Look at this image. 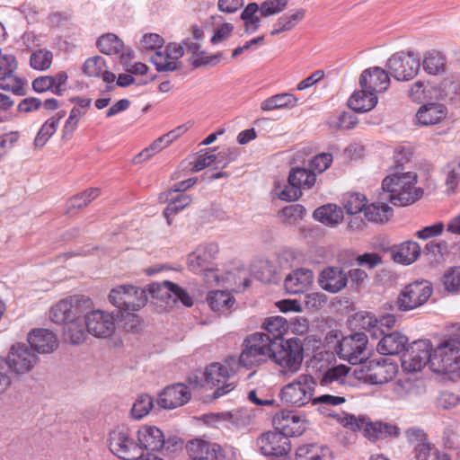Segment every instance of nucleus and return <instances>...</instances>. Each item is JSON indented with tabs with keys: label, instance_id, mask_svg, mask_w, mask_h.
Segmentation results:
<instances>
[{
	"label": "nucleus",
	"instance_id": "55",
	"mask_svg": "<svg viewBox=\"0 0 460 460\" xmlns=\"http://www.w3.org/2000/svg\"><path fill=\"white\" fill-rule=\"evenodd\" d=\"M57 119H49L40 128L38 134L34 138V146L36 148L43 147L49 139L57 131Z\"/></svg>",
	"mask_w": 460,
	"mask_h": 460
},
{
	"label": "nucleus",
	"instance_id": "53",
	"mask_svg": "<svg viewBox=\"0 0 460 460\" xmlns=\"http://www.w3.org/2000/svg\"><path fill=\"white\" fill-rule=\"evenodd\" d=\"M441 283L448 292L455 293L460 290V267H451L441 277Z\"/></svg>",
	"mask_w": 460,
	"mask_h": 460
},
{
	"label": "nucleus",
	"instance_id": "4",
	"mask_svg": "<svg viewBox=\"0 0 460 460\" xmlns=\"http://www.w3.org/2000/svg\"><path fill=\"white\" fill-rule=\"evenodd\" d=\"M303 358L302 341L297 338H290L275 348L271 360L279 366L281 375L289 377L300 370Z\"/></svg>",
	"mask_w": 460,
	"mask_h": 460
},
{
	"label": "nucleus",
	"instance_id": "46",
	"mask_svg": "<svg viewBox=\"0 0 460 460\" xmlns=\"http://www.w3.org/2000/svg\"><path fill=\"white\" fill-rule=\"evenodd\" d=\"M288 181L294 182L300 188L310 189L316 181V175L305 168H294L291 170Z\"/></svg>",
	"mask_w": 460,
	"mask_h": 460
},
{
	"label": "nucleus",
	"instance_id": "1",
	"mask_svg": "<svg viewBox=\"0 0 460 460\" xmlns=\"http://www.w3.org/2000/svg\"><path fill=\"white\" fill-rule=\"evenodd\" d=\"M416 183L415 172H395L383 180V195L394 206L411 205L420 199L423 193L420 188L415 186Z\"/></svg>",
	"mask_w": 460,
	"mask_h": 460
},
{
	"label": "nucleus",
	"instance_id": "8",
	"mask_svg": "<svg viewBox=\"0 0 460 460\" xmlns=\"http://www.w3.org/2000/svg\"><path fill=\"white\" fill-rule=\"evenodd\" d=\"M109 301L120 312H136L146 305V289L132 285H120L112 288Z\"/></svg>",
	"mask_w": 460,
	"mask_h": 460
},
{
	"label": "nucleus",
	"instance_id": "51",
	"mask_svg": "<svg viewBox=\"0 0 460 460\" xmlns=\"http://www.w3.org/2000/svg\"><path fill=\"white\" fill-rule=\"evenodd\" d=\"M260 10L256 3H250L241 13V18L245 24V31L247 32H254L260 26L261 20L256 15Z\"/></svg>",
	"mask_w": 460,
	"mask_h": 460
},
{
	"label": "nucleus",
	"instance_id": "48",
	"mask_svg": "<svg viewBox=\"0 0 460 460\" xmlns=\"http://www.w3.org/2000/svg\"><path fill=\"white\" fill-rule=\"evenodd\" d=\"M97 46L102 53L113 55L122 50L123 42L115 34L107 33L98 39Z\"/></svg>",
	"mask_w": 460,
	"mask_h": 460
},
{
	"label": "nucleus",
	"instance_id": "26",
	"mask_svg": "<svg viewBox=\"0 0 460 460\" xmlns=\"http://www.w3.org/2000/svg\"><path fill=\"white\" fill-rule=\"evenodd\" d=\"M137 435V441L140 447V455L143 450L158 451L164 445V435L163 431L155 426L141 427Z\"/></svg>",
	"mask_w": 460,
	"mask_h": 460
},
{
	"label": "nucleus",
	"instance_id": "7",
	"mask_svg": "<svg viewBox=\"0 0 460 460\" xmlns=\"http://www.w3.org/2000/svg\"><path fill=\"white\" fill-rule=\"evenodd\" d=\"M111 452L123 460H136L140 456V447L136 432L126 427H118L109 434Z\"/></svg>",
	"mask_w": 460,
	"mask_h": 460
},
{
	"label": "nucleus",
	"instance_id": "5",
	"mask_svg": "<svg viewBox=\"0 0 460 460\" xmlns=\"http://www.w3.org/2000/svg\"><path fill=\"white\" fill-rule=\"evenodd\" d=\"M238 363L235 357H228L223 362L212 363L206 367L204 376L207 384L213 386L223 384L215 390L213 394L215 398H219L234 390V382L225 383L236 373Z\"/></svg>",
	"mask_w": 460,
	"mask_h": 460
},
{
	"label": "nucleus",
	"instance_id": "52",
	"mask_svg": "<svg viewBox=\"0 0 460 460\" xmlns=\"http://www.w3.org/2000/svg\"><path fill=\"white\" fill-rule=\"evenodd\" d=\"M52 52L40 49L31 53L30 58V65L33 69L43 71L50 67L52 63Z\"/></svg>",
	"mask_w": 460,
	"mask_h": 460
},
{
	"label": "nucleus",
	"instance_id": "41",
	"mask_svg": "<svg viewBox=\"0 0 460 460\" xmlns=\"http://www.w3.org/2000/svg\"><path fill=\"white\" fill-rule=\"evenodd\" d=\"M305 11L299 9L292 14H284L274 23L273 29L270 32L271 36L289 31L298 24L305 17Z\"/></svg>",
	"mask_w": 460,
	"mask_h": 460
},
{
	"label": "nucleus",
	"instance_id": "19",
	"mask_svg": "<svg viewBox=\"0 0 460 460\" xmlns=\"http://www.w3.org/2000/svg\"><path fill=\"white\" fill-rule=\"evenodd\" d=\"M365 380L372 385H383L394 379L397 374V365L385 359H371L366 363Z\"/></svg>",
	"mask_w": 460,
	"mask_h": 460
},
{
	"label": "nucleus",
	"instance_id": "21",
	"mask_svg": "<svg viewBox=\"0 0 460 460\" xmlns=\"http://www.w3.org/2000/svg\"><path fill=\"white\" fill-rule=\"evenodd\" d=\"M389 84V75L379 66L364 70L359 78L360 88L365 89V91H371L376 94L385 92Z\"/></svg>",
	"mask_w": 460,
	"mask_h": 460
},
{
	"label": "nucleus",
	"instance_id": "35",
	"mask_svg": "<svg viewBox=\"0 0 460 460\" xmlns=\"http://www.w3.org/2000/svg\"><path fill=\"white\" fill-rule=\"evenodd\" d=\"M377 100L375 93L361 88L350 96L348 105L353 111L363 113L371 111L376 105Z\"/></svg>",
	"mask_w": 460,
	"mask_h": 460
},
{
	"label": "nucleus",
	"instance_id": "17",
	"mask_svg": "<svg viewBox=\"0 0 460 460\" xmlns=\"http://www.w3.org/2000/svg\"><path fill=\"white\" fill-rule=\"evenodd\" d=\"M256 445L261 453L267 456H283L291 449L289 438L277 429L261 434Z\"/></svg>",
	"mask_w": 460,
	"mask_h": 460
},
{
	"label": "nucleus",
	"instance_id": "40",
	"mask_svg": "<svg viewBox=\"0 0 460 460\" xmlns=\"http://www.w3.org/2000/svg\"><path fill=\"white\" fill-rule=\"evenodd\" d=\"M87 328L85 325V318H80L72 321L64 326V336L66 341L72 344H80L84 342L87 337Z\"/></svg>",
	"mask_w": 460,
	"mask_h": 460
},
{
	"label": "nucleus",
	"instance_id": "6",
	"mask_svg": "<svg viewBox=\"0 0 460 460\" xmlns=\"http://www.w3.org/2000/svg\"><path fill=\"white\" fill-rule=\"evenodd\" d=\"M316 382L308 374L299 375L292 382L282 387L279 393L283 403L296 407H302L313 402V395Z\"/></svg>",
	"mask_w": 460,
	"mask_h": 460
},
{
	"label": "nucleus",
	"instance_id": "43",
	"mask_svg": "<svg viewBox=\"0 0 460 460\" xmlns=\"http://www.w3.org/2000/svg\"><path fill=\"white\" fill-rule=\"evenodd\" d=\"M216 419L232 424L237 429H241L250 425L251 415L246 410H234L231 411H224L215 415Z\"/></svg>",
	"mask_w": 460,
	"mask_h": 460
},
{
	"label": "nucleus",
	"instance_id": "9",
	"mask_svg": "<svg viewBox=\"0 0 460 460\" xmlns=\"http://www.w3.org/2000/svg\"><path fill=\"white\" fill-rule=\"evenodd\" d=\"M432 292V285L427 280L410 283L400 292L396 302L397 307L402 312L418 308L429 300Z\"/></svg>",
	"mask_w": 460,
	"mask_h": 460
},
{
	"label": "nucleus",
	"instance_id": "61",
	"mask_svg": "<svg viewBox=\"0 0 460 460\" xmlns=\"http://www.w3.org/2000/svg\"><path fill=\"white\" fill-rule=\"evenodd\" d=\"M332 162V155L328 153H323L320 155H315L314 158L311 159L309 167L310 171L314 172L315 175L316 173H322L325 170H327Z\"/></svg>",
	"mask_w": 460,
	"mask_h": 460
},
{
	"label": "nucleus",
	"instance_id": "45",
	"mask_svg": "<svg viewBox=\"0 0 460 460\" xmlns=\"http://www.w3.org/2000/svg\"><path fill=\"white\" fill-rule=\"evenodd\" d=\"M393 209L386 203H372L364 209L365 217L374 223L386 222L392 216Z\"/></svg>",
	"mask_w": 460,
	"mask_h": 460
},
{
	"label": "nucleus",
	"instance_id": "58",
	"mask_svg": "<svg viewBox=\"0 0 460 460\" xmlns=\"http://www.w3.org/2000/svg\"><path fill=\"white\" fill-rule=\"evenodd\" d=\"M164 44V39L157 33H145L138 43V49L142 52L157 50Z\"/></svg>",
	"mask_w": 460,
	"mask_h": 460
},
{
	"label": "nucleus",
	"instance_id": "11",
	"mask_svg": "<svg viewBox=\"0 0 460 460\" xmlns=\"http://www.w3.org/2000/svg\"><path fill=\"white\" fill-rule=\"evenodd\" d=\"M367 335L365 332H355L343 337L337 347L339 357L352 365L362 363L367 358Z\"/></svg>",
	"mask_w": 460,
	"mask_h": 460
},
{
	"label": "nucleus",
	"instance_id": "59",
	"mask_svg": "<svg viewBox=\"0 0 460 460\" xmlns=\"http://www.w3.org/2000/svg\"><path fill=\"white\" fill-rule=\"evenodd\" d=\"M106 68L105 61L102 57L95 56L85 60L83 70L89 76L98 77Z\"/></svg>",
	"mask_w": 460,
	"mask_h": 460
},
{
	"label": "nucleus",
	"instance_id": "2",
	"mask_svg": "<svg viewBox=\"0 0 460 460\" xmlns=\"http://www.w3.org/2000/svg\"><path fill=\"white\" fill-rule=\"evenodd\" d=\"M277 346L264 332H254L248 335L243 342V350L237 359L238 367L252 368L271 360Z\"/></svg>",
	"mask_w": 460,
	"mask_h": 460
},
{
	"label": "nucleus",
	"instance_id": "16",
	"mask_svg": "<svg viewBox=\"0 0 460 460\" xmlns=\"http://www.w3.org/2000/svg\"><path fill=\"white\" fill-rule=\"evenodd\" d=\"M152 297L169 304L170 301L176 303L180 301L183 305L190 307L193 305L191 296L188 292L171 281L163 283H153L149 287Z\"/></svg>",
	"mask_w": 460,
	"mask_h": 460
},
{
	"label": "nucleus",
	"instance_id": "37",
	"mask_svg": "<svg viewBox=\"0 0 460 460\" xmlns=\"http://www.w3.org/2000/svg\"><path fill=\"white\" fill-rule=\"evenodd\" d=\"M262 328L268 332L270 339L278 346L283 342L282 338L288 330V323L282 316H270L264 320Z\"/></svg>",
	"mask_w": 460,
	"mask_h": 460
},
{
	"label": "nucleus",
	"instance_id": "3",
	"mask_svg": "<svg viewBox=\"0 0 460 460\" xmlns=\"http://www.w3.org/2000/svg\"><path fill=\"white\" fill-rule=\"evenodd\" d=\"M460 367V338L449 337L432 346L430 369L435 373H455Z\"/></svg>",
	"mask_w": 460,
	"mask_h": 460
},
{
	"label": "nucleus",
	"instance_id": "22",
	"mask_svg": "<svg viewBox=\"0 0 460 460\" xmlns=\"http://www.w3.org/2000/svg\"><path fill=\"white\" fill-rule=\"evenodd\" d=\"M318 283L323 290L336 294L347 286L348 274L341 267H327L321 271Z\"/></svg>",
	"mask_w": 460,
	"mask_h": 460
},
{
	"label": "nucleus",
	"instance_id": "14",
	"mask_svg": "<svg viewBox=\"0 0 460 460\" xmlns=\"http://www.w3.org/2000/svg\"><path fill=\"white\" fill-rule=\"evenodd\" d=\"M84 311L85 307L80 299L66 298L51 307L49 318L53 323L66 326L72 321L83 318Z\"/></svg>",
	"mask_w": 460,
	"mask_h": 460
},
{
	"label": "nucleus",
	"instance_id": "42",
	"mask_svg": "<svg viewBox=\"0 0 460 460\" xmlns=\"http://www.w3.org/2000/svg\"><path fill=\"white\" fill-rule=\"evenodd\" d=\"M210 308L215 312H225L232 307L234 297L226 291L216 290L208 293L207 297Z\"/></svg>",
	"mask_w": 460,
	"mask_h": 460
},
{
	"label": "nucleus",
	"instance_id": "30",
	"mask_svg": "<svg viewBox=\"0 0 460 460\" xmlns=\"http://www.w3.org/2000/svg\"><path fill=\"white\" fill-rule=\"evenodd\" d=\"M159 199L161 202L168 203L163 212L168 225L172 224L174 215L187 208L192 201V198L185 193L169 195L167 192L161 194Z\"/></svg>",
	"mask_w": 460,
	"mask_h": 460
},
{
	"label": "nucleus",
	"instance_id": "63",
	"mask_svg": "<svg viewBox=\"0 0 460 460\" xmlns=\"http://www.w3.org/2000/svg\"><path fill=\"white\" fill-rule=\"evenodd\" d=\"M288 4V0H266L260 6V13L267 17L283 11Z\"/></svg>",
	"mask_w": 460,
	"mask_h": 460
},
{
	"label": "nucleus",
	"instance_id": "64",
	"mask_svg": "<svg viewBox=\"0 0 460 460\" xmlns=\"http://www.w3.org/2000/svg\"><path fill=\"white\" fill-rule=\"evenodd\" d=\"M439 450L431 443L427 442L413 450L417 460H437Z\"/></svg>",
	"mask_w": 460,
	"mask_h": 460
},
{
	"label": "nucleus",
	"instance_id": "50",
	"mask_svg": "<svg viewBox=\"0 0 460 460\" xmlns=\"http://www.w3.org/2000/svg\"><path fill=\"white\" fill-rule=\"evenodd\" d=\"M343 207L349 215H356L361 211L364 212L367 207V198L358 192L347 194L343 198Z\"/></svg>",
	"mask_w": 460,
	"mask_h": 460
},
{
	"label": "nucleus",
	"instance_id": "13",
	"mask_svg": "<svg viewBox=\"0 0 460 460\" xmlns=\"http://www.w3.org/2000/svg\"><path fill=\"white\" fill-rule=\"evenodd\" d=\"M85 325L88 333L96 338L111 337L116 330V318L113 314L103 310L84 312Z\"/></svg>",
	"mask_w": 460,
	"mask_h": 460
},
{
	"label": "nucleus",
	"instance_id": "44",
	"mask_svg": "<svg viewBox=\"0 0 460 460\" xmlns=\"http://www.w3.org/2000/svg\"><path fill=\"white\" fill-rule=\"evenodd\" d=\"M422 66L429 75H436L442 74L446 68V58L440 52L429 51L423 58Z\"/></svg>",
	"mask_w": 460,
	"mask_h": 460
},
{
	"label": "nucleus",
	"instance_id": "29",
	"mask_svg": "<svg viewBox=\"0 0 460 460\" xmlns=\"http://www.w3.org/2000/svg\"><path fill=\"white\" fill-rule=\"evenodd\" d=\"M218 252L216 243L201 244L188 257L189 268L194 271H200L208 269L210 261Z\"/></svg>",
	"mask_w": 460,
	"mask_h": 460
},
{
	"label": "nucleus",
	"instance_id": "47",
	"mask_svg": "<svg viewBox=\"0 0 460 460\" xmlns=\"http://www.w3.org/2000/svg\"><path fill=\"white\" fill-rule=\"evenodd\" d=\"M101 193L100 189L98 188H90L84 190V192L74 196L68 201V208L67 212L72 213L75 209H81L86 207L89 203H91L93 199L99 197Z\"/></svg>",
	"mask_w": 460,
	"mask_h": 460
},
{
	"label": "nucleus",
	"instance_id": "27",
	"mask_svg": "<svg viewBox=\"0 0 460 460\" xmlns=\"http://www.w3.org/2000/svg\"><path fill=\"white\" fill-rule=\"evenodd\" d=\"M31 349L39 353H50L58 346L56 334L48 329H37L28 335Z\"/></svg>",
	"mask_w": 460,
	"mask_h": 460
},
{
	"label": "nucleus",
	"instance_id": "39",
	"mask_svg": "<svg viewBox=\"0 0 460 460\" xmlns=\"http://www.w3.org/2000/svg\"><path fill=\"white\" fill-rule=\"evenodd\" d=\"M346 402V398L341 395L323 394L313 399V405L317 406V410L325 416L336 418L338 414L334 413L332 407L341 405Z\"/></svg>",
	"mask_w": 460,
	"mask_h": 460
},
{
	"label": "nucleus",
	"instance_id": "12",
	"mask_svg": "<svg viewBox=\"0 0 460 460\" xmlns=\"http://www.w3.org/2000/svg\"><path fill=\"white\" fill-rule=\"evenodd\" d=\"M38 357L26 344L13 345L6 358H0V367H7L17 375L24 374L32 369Z\"/></svg>",
	"mask_w": 460,
	"mask_h": 460
},
{
	"label": "nucleus",
	"instance_id": "57",
	"mask_svg": "<svg viewBox=\"0 0 460 460\" xmlns=\"http://www.w3.org/2000/svg\"><path fill=\"white\" fill-rule=\"evenodd\" d=\"M24 82L14 75V74H5L0 77V89L10 91L16 95H24Z\"/></svg>",
	"mask_w": 460,
	"mask_h": 460
},
{
	"label": "nucleus",
	"instance_id": "24",
	"mask_svg": "<svg viewBox=\"0 0 460 460\" xmlns=\"http://www.w3.org/2000/svg\"><path fill=\"white\" fill-rule=\"evenodd\" d=\"M313 280V271L308 269L300 268L293 270L285 278L284 287L288 294H303L310 288Z\"/></svg>",
	"mask_w": 460,
	"mask_h": 460
},
{
	"label": "nucleus",
	"instance_id": "54",
	"mask_svg": "<svg viewBox=\"0 0 460 460\" xmlns=\"http://www.w3.org/2000/svg\"><path fill=\"white\" fill-rule=\"evenodd\" d=\"M154 399L148 394H141L134 402L131 409V415L136 420H140L146 416L153 408Z\"/></svg>",
	"mask_w": 460,
	"mask_h": 460
},
{
	"label": "nucleus",
	"instance_id": "23",
	"mask_svg": "<svg viewBox=\"0 0 460 460\" xmlns=\"http://www.w3.org/2000/svg\"><path fill=\"white\" fill-rule=\"evenodd\" d=\"M447 108L444 103L430 100L419 108L416 119L418 124L421 126L436 125L442 122L447 118Z\"/></svg>",
	"mask_w": 460,
	"mask_h": 460
},
{
	"label": "nucleus",
	"instance_id": "38",
	"mask_svg": "<svg viewBox=\"0 0 460 460\" xmlns=\"http://www.w3.org/2000/svg\"><path fill=\"white\" fill-rule=\"evenodd\" d=\"M314 218L326 226H336L341 222L343 212L334 204L323 205L314 211Z\"/></svg>",
	"mask_w": 460,
	"mask_h": 460
},
{
	"label": "nucleus",
	"instance_id": "56",
	"mask_svg": "<svg viewBox=\"0 0 460 460\" xmlns=\"http://www.w3.org/2000/svg\"><path fill=\"white\" fill-rule=\"evenodd\" d=\"M361 327L366 331V334L374 340L382 338L385 334V331L380 324L378 319L371 314H367L361 319Z\"/></svg>",
	"mask_w": 460,
	"mask_h": 460
},
{
	"label": "nucleus",
	"instance_id": "10",
	"mask_svg": "<svg viewBox=\"0 0 460 460\" xmlns=\"http://www.w3.org/2000/svg\"><path fill=\"white\" fill-rule=\"evenodd\" d=\"M386 67L395 80L409 81L419 73L420 61L413 51H402L388 58Z\"/></svg>",
	"mask_w": 460,
	"mask_h": 460
},
{
	"label": "nucleus",
	"instance_id": "15",
	"mask_svg": "<svg viewBox=\"0 0 460 460\" xmlns=\"http://www.w3.org/2000/svg\"><path fill=\"white\" fill-rule=\"evenodd\" d=\"M349 371L350 367L342 364L327 366L325 368L321 366L317 376L318 384L321 387L342 394L347 386Z\"/></svg>",
	"mask_w": 460,
	"mask_h": 460
},
{
	"label": "nucleus",
	"instance_id": "31",
	"mask_svg": "<svg viewBox=\"0 0 460 460\" xmlns=\"http://www.w3.org/2000/svg\"><path fill=\"white\" fill-rule=\"evenodd\" d=\"M187 448L192 460H217L220 453L217 444L202 439L190 442Z\"/></svg>",
	"mask_w": 460,
	"mask_h": 460
},
{
	"label": "nucleus",
	"instance_id": "25",
	"mask_svg": "<svg viewBox=\"0 0 460 460\" xmlns=\"http://www.w3.org/2000/svg\"><path fill=\"white\" fill-rule=\"evenodd\" d=\"M429 93L431 101L455 102L460 99V79L446 78L430 87Z\"/></svg>",
	"mask_w": 460,
	"mask_h": 460
},
{
	"label": "nucleus",
	"instance_id": "34",
	"mask_svg": "<svg viewBox=\"0 0 460 460\" xmlns=\"http://www.w3.org/2000/svg\"><path fill=\"white\" fill-rule=\"evenodd\" d=\"M420 252L418 243L407 241L393 249L392 257L395 262L409 265L419 258Z\"/></svg>",
	"mask_w": 460,
	"mask_h": 460
},
{
	"label": "nucleus",
	"instance_id": "33",
	"mask_svg": "<svg viewBox=\"0 0 460 460\" xmlns=\"http://www.w3.org/2000/svg\"><path fill=\"white\" fill-rule=\"evenodd\" d=\"M399 435L400 429L397 426L382 421H370L367 419L364 431V436L367 439L376 441L390 437L397 438Z\"/></svg>",
	"mask_w": 460,
	"mask_h": 460
},
{
	"label": "nucleus",
	"instance_id": "36",
	"mask_svg": "<svg viewBox=\"0 0 460 460\" xmlns=\"http://www.w3.org/2000/svg\"><path fill=\"white\" fill-rule=\"evenodd\" d=\"M298 99L292 93H281L272 95L261 102V110L270 111L280 109H292L296 106Z\"/></svg>",
	"mask_w": 460,
	"mask_h": 460
},
{
	"label": "nucleus",
	"instance_id": "20",
	"mask_svg": "<svg viewBox=\"0 0 460 460\" xmlns=\"http://www.w3.org/2000/svg\"><path fill=\"white\" fill-rule=\"evenodd\" d=\"M190 396L189 387L178 383L164 388L159 394L157 403L164 409H174L187 403Z\"/></svg>",
	"mask_w": 460,
	"mask_h": 460
},
{
	"label": "nucleus",
	"instance_id": "60",
	"mask_svg": "<svg viewBox=\"0 0 460 460\" xmlns=\"http://www.w3.org/2000/svg\"><path fill=\"white\" fill-rule=\"evenodd\" d=\"M221 58V53L208 56L204 51H199L196 56L190 58L189 62L193 67H200L204 66H214L218 64Z\"/></svg>",
	"mask_w": 460,
	"mask_h": 460
},
{
	"label": "nucleus",
	"instance_id": "28",
	"mask_svg": "<svg viewBox=\"0 0 460 460\" xmlns=\"http://www.w3.org/2000/svg\"><path fill=\"white\" fill-rule=\"evenodd\" d=\"M408 337L402 332L394 331L385 333L376 345L377 351L382 355H398L406 349Z\"/></svg>",
	"mask_w": 460,
	"mask_h": 460
},
{
	"label": "nucleus",
	"instance_id": "49",
	"mask_svg": "<svg viewBox=\"0 0 460 460\" xmlns=\"http://www.w3.org/2000/svg\"><path fill=\"white\" fill-rule=\"evenodd\" d=\"M406 351L419 358L421 361H424V366L428 364L430 367L432 344L429 340H418L413 341Z\"/></svg>",
	"mask_w": 460,
	"mask_h": 460
},
{
	"label": "nucleus",
	"instance_id": "18",
	"mask_svg": "<svg viewBox=\"0 0 460 460\" xmlns=\"http://www.w3.org/2000/svg\"><path fill=\"white\" fill-rule=\"evenodd\" d=\"M275 429L288 438L300 436L306 429V421L297 412L280 411L273 418Z\"/></svg>",
	"mask_w": 460,
	"mask_h": 460
},
{
	"label": "nucleus",
	"instance_id": "32",
	"mask_svg": "<svg viewBox=\"0 0 460 460\" xmlns=\"http://www.w3.org/2000/svg\"><path fill=\"white\" fill-rule=\"evenodd\" d=\"M332 452L325 445L308 443L300 445L296 450V460H332Z\"/></svg>",
	"mask_w": 460,
	"mask_h": 460
},
{
	"label": "nucleus",
	"instance_id": "62",
	"mask_svg": "<svg viewBox=\"0 0 460 460\" xmlns=\"http://www.w3.org/2000/svg\"><path fill=\"white\" fill-rule=\"evenodd\" d=\"M405 436L409 444L413 447V450H415L420 445H424L429 441L426 432L422 429L417 427L409 428L405 431Z\"/></svg>",
	"mask_w": 460,
	"mask_h": 460
}]
</instances>
